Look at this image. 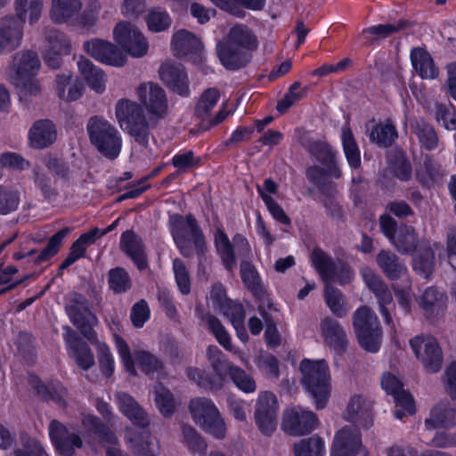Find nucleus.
Wrapping results in <instances>:
<instances>
[{
  "instance_id": "nucleus-21",
  "label": "nucleus",
  "mask_w": 456,
  "mask_h": 456,
  "mask_svg": "<svg viewBox=\"0 0 456 456\" xmlns=\"http://www.w3.org/2000/svg\"><path fill=\"white\" fill-rule=\"evenodd\" d=\"M69 228H62L49 239L46 247L41 251L33 248L27 252H16L13 254V258L15 260L31 258L36 264L45 262L58 253L62 245L63 240L69 234Z\"/></svg>"
},
{
  "instance_id": "nucleus-2",
  "label": "nucleus",
  "mask_w": 456,
  "mask_h": 456,
  "mask_svg": "<svg viewBox=\"0 0 456 456\" xmlns=\"http://www.w3.org/2000/svg\"><path fill=\"white\" fill-rule=\"evenodd\" d=\"M301 382L314 397L316 409H323L330 395V374L325 360L304 359L299 365Z\"/></svg>"
},
{
  "instance_id": "nucleus-5",
  "label": "nucleus",
  "mask_w": 456,
  "mask_h": 456,
  "mask_svg": "<svg viewBox=\"0 0 456 456\" xmlns=\"http://www.w3.org/2000/svg\"><path fill=\"white\" fill-rule=\"evenodd\" d=\"M65 312L72 324L88 341L95 340L94 326L97 325L98 319L86 296L77 292L70 293L65 305Z\"/></svg>"
},
{
  "instance_id": "nucleus-26",
  "label": "nucleus",
  "mask_w": 456,
  "mask_h": 456,
  "mask_svg": "<svg viewBox=\"0 0 456 456\" xmlns=\"http://www.w3.org/2000/svg\"><path fill=\"white\" fill-rule=\"evenodd\" d=\"M418 304L427 319H437L446 309V297L436 289L430 287L419 297Z\"/></svg>"
},
{
  "instance_id": "nucleus-19",
  "label": "nucleus",
  "mask_w": 456,
  "mask_h": 456,
  "mask_svg": "<svg viewBox=\"0 0 456 456\" xmlns=\"http://www.w3.org/2000/svg\"><path fill=\"white\" fill-rule=\"evenodd\" d=\"M216 53L222 65L229 70H237L245 67L252 58L247 50L234 46L223 39L216 45Z\"/></svg>"
},
{
  "instance_id": "nucleus-20",
  "label": "nucleus",
  "mask_w": 456,
  "mask_h": 456,
  "mask_svg": "<svg viewBox=\"0 0 456 456\" xmlns=\"http://www.w3.org/2000/svg\"><path fill=\"white\" fill-rule=\"evenodd\" d=\"M119 247L140 271L148 267V257L143 241L133 230H127L122 233Z\"/></svg>"
},
{
  "instance_id": "nucleus-41",
  "label": "nucleus",
  "mask_w": 456,
  "mask_h": 456,
  "mask_svg": "<svg viewBox=\"0 0 456 456\" xmlns=\"http://www.w3.org/2000/svg\"><path fill=\"white\" fill-rule=\"evenodd\" d=\"M20 29L15 26V20H0V54L17 49L20 44Z\"/></svg>"
},
{
  "instance_id": "nucleus-1",
  "label": "nucleus",
  "mask_w": 456,
  "mask_h": 456,
  "mask_svg": "<svg viewBox=\"0 0 456 456\" xmlns=\"http://www.w3.org/2000/svg\"><path fill=\"white\" fill-rule=\"evenodd\" d=\"M115 114L119 126L141 146L147 147L151 128L156 122L147 119L143 109L135 102L128 99L119 100L115 108Z\"/></svg>"
},
{
  "instance_id": "nucleus-32",
  "label": "nucleus",
  "mask_w": 456,
  "mask_h": 456,
  "mask_svg": "<svg viewBox=\"0 0 456 456\" xmlns=\"http://www.w3.org/2000/svg\"><path fill=\"white\" fill-rule=\"evenodd\" d=\"M361 275L366 286L377 297L379 304H392V293L385 281L379 275L369 267L362 268Z\"/></svg>"
},
{
  "instance_id": "nucleus-29",
  "label": "nucleus",
  "mask_w": 456,
  "mask_h": 456,
  "mask_svg": "<svg viewBox=\"0 0 456 456\" xmlns=\"http://www.w3.org/2000/svg\"><path fill=\"white\" fill-rule=\"evenodd\" d=\"M29 144L35 149H44L56 140V129L48 119L37 120L29 130Z\"/></svg>"
},
{
  "instance_id": "nucleus-14",
  "label": "nucleus",
  "mask_w": 456,
  "mask_h": 456,
  "mask_svg": "<svg viewBox=\"0 0 456 456\" xmlns=\"http://www.w3.org/2000/svg\"><path fill=\"white\" fill-rule=\"evenodd\" d=\"M361 445L359 428L346 426L336 433L330 456H355Z\"/></svg>"
},
{
  "instance_id": "nucleus-63",
  "label": "nucleus",
  "mask_w": 456,
  "mask_h": 456,
  "mask_svg": "<svg viewBox=\"0 0 456 456\" xmlns=\"http://www.w3.org/2000/svg\"><path fill=\"white\" fill-rule=\"evenodd\" d=\"M90 342L97 347L101 371L105 377L110 378L114 372V360L109 347L98 340L96 334L95 340Z\"/></svg>"
},
{
  "instance_id": "nucleus-35",
  "label": "nucleus",
  "mask_w": 456,
  "mask_h": 456,
  "mask_svg": "<svg viewBox=\"0 0 456 456\" xmlns=\"http://www.w3.org/2000/svg\"><path fill=\"white\" fill-rule=\"evenodd\" d=\"M31 387L44 401H53L60 405L66 404L67 390L59 383H44L37 377L31 378Z\"/></svg>"
},
{
  "instance_id": "nucleus-36",
  "label": "nucleus",
  "mask_w": 456,
  "mask_h": 456,
  "mask_svg": "<svg viewBox=\"0 0 456 456\" xmlns=\"http://www.w3.org/2000/svg\"><path fill=\"white\" fill-rule=\"evenodd\" d=\"M196 313L201 321L208 323L209 330L225 350L233 352L234 354L240 353L239 350L233 348L230 336L218 318L210 314H205L201 305L196 306Z\"/></svg>"
},
{
  "instance_id": "nucleus-43",
  "label": "nucleus",
  "mask_w": 456,
  "mask_h": 456,
  "mask_svg": "<svg viewBox=\"0 0 456 456\" xmlns=\"http://www.w3.org/2000/svg\"><path fill=\"white\" fill-rule=\"evenodd\" d=\"M80 0H53L51 19L55 23H63L74 17L81 10Z\"/></svg>"
},
{
  "instance_id": "nucleus-9",
  "label": "nucleus",
  "mask_w": 456,
  "mask_h": 456,
  "mask_svg": "<svg viewBox=\"0 0 456 456\" xmlns=\"http://www.w3.org/2000/svg\"><path fill=\"white\" fill-rule=\"evenodd\" d=\"M116 42L133 57L147 53L148 42L137 27L127 21H121L114 28Z\"/></svg>"
},
{
  "instance_id": "nucleus-25",
  "label": "nucleus",
  "mask_w": 456,
  "mask_h": 456,
  "mask_svg": "<svg viewBox=\"0 0 456 456\" xmlns=\"http://www.w3.org/2000/svg\"><path fill=\"white\" fill-rule=\"evenodd\" d=\"M382 388L394 398L395 407L404 408L410 414L415 412L414 401L411 395L403 388L402 382L390 373L384 374L381 379Z\"/></svg>"
},
{
  "instance_id": "nucleus-60",
  "label": "nucleus",
  "mask_w": 456,
  "mask_h": 456,
  "mask_svg": "<svg viewBox=\"0 0 456 456\" xmlns=\"http://www.w3.org/2000/svg\"><path fill=\"white\" fill-rule=\"evenodd\" d=\"M45 38L49 45L48 48L61 53H70V41L62 32L53 28H45Z\"/></svg>"
},
{
  "instance_id": "nucleus-18",
  "label": "nucleus",
  "mask_w": 456,
  "mask_h": 456,
  "mask_svg": "<svg viewBox=\"0 0 456 456\" xmlns=\"http://www.w3.org/2000/svg\"><path fill=\"white\" fill-rule=\"evenodd\" d=\"M305 176L322 193L326 196H334L337 192L336 183L329 177L338 179L341 176V171L337 165H332L330 167H325V168L311 166L305 170Z\"/></svg>"
},
{
  "instance_id": "nucleus-39",
  "label": "nucleus",
  "mask_w": 456,
  "mask_h": 456,
  "mask_svg": "<svg viewBox=\"0 0 456 456\" xmlns=\"http://www.w3.org/2000/svg\"><path fill=\"white\" fill-rule=\"evenodd\" d=\"M78 69L88 84V86L97 93H102L105 89V74L103 71L93 64L91 61L81 57L77 61Z\"/></svg>"
},
{
  "instance_id": "nucleus-10",
  "label": "nucleus",
  "mask_w": 456,
  "mask_h": 456,
  "mask_svg": "<svg viewBox=\"0 0 456 456\" xmlns=\"http://www.w3.org/2000/svg\"><path fill=\"white\" fill-rule=\"evenodd\" d=\"M410 346L428 372L436 373L441 370L443 354L434 338L416 336L410 340Z\"/></svg>"
},
{
  "instance_id": "nucleus-30",
  "label": "nucleus",
  "mask_w": 456,
  "mask_h": 456,
  "mask_svg": "<svg viewBox=\"0 0 456 456\" xmlns=\"http://www.w3.org/2000/svg\"><path fill=\"white\" fill-rule=\"evenodd\" d=\"M390 243L400 254L413 255L419 247V239L413 226L402 224Z\"/></svg>"
},
{
  "instance_id": "nucleus-54",
  "label": "nucleus",
  "mask_w": 456,
  "mask_h": 456,
  "mask_svg": "<svg viewBox=\"0 0 456 456\" xmlns=\"http://www.w3.org/2000/svg\"><path fill=\"white\" fill-rule=\"evenodd\" d=\"M308 151L323 166L330 167L332 165H337L336 152L328 143L321 141L312 142L308 146Z\"/></svg>"
},
{
  "instance_id": "nucleus-58",
  "label": "nucleus",
  "mask_w": 456,
  "mask_h": 456,
  "mask_svg": "<svg viewBox=\"0 0 456 456\" xmlns=\"http://www.w3.org/2000/svg\"><path fill=\"white\" fill-rule=\"evenodd\" d=\"M324 297L327 305L336 316L341 318L346 315L347 311L344 307V297L338 289L326 283Z\"/></svg>"
},
{
  "instance_id": "nucleus-44",
  "label": "nucleus",
  "mask_w": 456,
  "mask_h": 456,
  "mask_svg": "<svg viewBox=\"0 0 456 456\" xmlns=\"http://www.w3.org/2000/svg\"><path fill=\"white\" fill-rule=\"evenodd\" d=\"M442 176L440 166L429 155H426L422 166L416 172L419 183L429 189L441 180Z\"/></svg>"
},
{
  "instance_id": "nucleus-28",
  "label": "nucleus",
  "mask_w": 456,
  "mask_h": 456,
  "mask_svg": "<svg viewBox=\"0 0 456 456\" xmlns=\"http://www.w3.org/2000/svg\"><path fill=\"white\" fill-rule=\"evenodd\" d=\"M376 261L383 273L391 281L401 279L408 272L404 261L391 250L381 249L377 255Z\"/></svg>"
},
{
  "instance_id": "nucleus-46",
  "label": "nucleus",
  "mask_w": 456,
  "mask_h": 456,
  "mask_svg": "<svg viewBox=\"0 0 456 456\" xmlns=\"http://www.w3.org/2000/svg\"><path fill=\"white\" fill-rule=\"evenodd\" d=\"M172 45L175 54L183 56L199 51L201 43L192 33L181 29L174 34Z\"/></svg>"
},
{
  "instance_id": "nucleus-12",
  "label": "nucleus",
  "mask_w": 456,
  "mask_h": 456,
  "mask_svg": "<svg viewBox=\"0 0 456 456\" xmlns=\"http://www.w3.org/2000/svg\"><path fill=\"white\" fill-rule=\"evenodd\" d=\"M139 100L157 119L167 113V99L164 89L158 84H142L137 89Z\"/></svg>"
},
{
  "instance_id": "nucleus-17",
  "label": "nucleus",
  "mask_w": 456,
  "mask_h": 456,
  "mask_svg": "<svg viewBox=\"0 0 456 456\" xmlns=\"http://www.w3.org/2000/svg\"><path fill=\"white\" fill-rule=\"evenodd\" d=\"M344 419L364 428L372 426V402L362 395L351 397L344 412Z\"/></svg>"
},
{
  "instance_id": "nucleus-31",
  "label": "nucleus",
  "mask_w": 456,
  "mask_h": 456,
  "mask_svg": "<svg viewBox=\"0 0 456 456\" xmlns=\"http://www.w3.org/2000/svg\"><path fill=\"white\" fill-rule=\"evenodd\" d=\"M40 67L41 62L36 52L32 50L19 52L13 56L12 68L15 74L12 77L36 76Z\"/></svg>"
},
{
  "instance_id": "nucleus-4",
  "label": "nucleus",
  "mask_w": 456,
  "mask_h": 456,
  "mask_svg": "<svg viewBox=\"0 0 456 456\" xmlns=\"http://www.w3.org/2000/svg\"><path fill=\"white\" fill-rule=\"evenodd\" d=\"M353 326L360 346L366 351H379L382 340V329L373 310L362 305L353 314Z\"/></svg>"
},
{
  "instance_id": "nucleus-24",
  "label": "nucleus",
  "mask_w": 456,
  "mask_h": 456,
  "mask_svg": "<svg viewBox=\"0 0 456 456\" xmlns=\"http://www.w3.org/2000/svg\"><path fill=\"white\" fill-rule=\"evenodd\" d=\"M67 330L71 332L70 335L65 336L69 356L82 370H89L94 365V356L91 348L69 327H67Z\"/></svg>"
},
{
  "instance_id": "nucleus-49",
  "label": "nucleus",
  "mask_w": 456,
  "mask_h": 456,
  "mask_svg": "<svg viewBox=\"0 0 456 456\" xmlns=\"http://www.w3.org/2000/svg\"><path fill=\"white\" fill-rule=\"evenodd\" d=\"M83 424L101 443H118L115 434L99 418L92 415L86 416L83 420Z\"/></svg>"
},
{
  "instance_id": "nucleus-55",
  "label": "nucleus",
  "mask_w": 456,
  "mask_h": 456,
  "mask_svg": "<svg viewBox=\"0 0 456 456\" xmlns=\"http://www.w3.org/2000/svg\"><path fill=\"white\" fill-rule=\"evenodd\" d=\"M108 283L110 289L117 294L126 292L132 286L128 273L122 267H116L109 271Z\"/></svg>"
},
{
  "instance_id": "nucleus-23",
  "label": "nucleus",
  "mask_w": 456,
  "mask_h": 456,
  "mask_svg": "<svg viewBox=\"0 0 456 456\" xmlns=\"http://www.w3.org/2000/svg\"><path fill=\"white\" fill-rule=\"evenodd\" d=\"M16 15L5 16L3 19L5 21L15 20V26L20 29V38L23 37V26L26 21L27 15H29V23H36L42 13L43 0H15Z\"/></svg>"
},
{
  "instance_id": "nucleus-37",
  "label": "nucleus",
  "mask_w": 456,
  "mask_h": 456,
  "mask_svg": "<svg viewBox=\"0 0 456 456\" xmlns=\"http://www.w3.org/2000/svg\"><path fill=\"white\" fill-rule=\"evenodd\" d=\"M310 258L323 282L329 283L335 279L338 265L330 255L322 248H315Z\"/></svg>"
},
{
  "instance_id": "nucleus-51",
  "label": "nucleus",
  "mask_w": 456,
  "mask_h": 456,
  "mask_svg": "<svg viewBox=\"0 0 456 456\" xmlns=\"http://www.w3.org/2000/svg\"><path fill=\"white\" fill-rule=\"evenodd\" d=\"M20 194L17 189L8 185H0V215L6 216L18 209Z\"/></svg>"
},
{
  "instance_id": "nucleus-13",
  "label": "nucleus",
  "mask_w": 456,
  "mask_h": 456,
  "mask_svg": "<svg viewBox=\"0 0 456 456\" xmlns=\"http://www.w3.org/2000/svg\"><path fill=\"white\" fill-rule=\"evenodd\" d=\"M85 51L94 59L116 67H121L126 62V57L113 44L94 38L84 43Z\"/></svg>"
},
{
  "instance_id": "nucleus-40",
  "label": "nucleus",
  "mask_w": 456,
  "mask_h": 456,
  "mask_svg": "<svg viewBox=\"0 0 456 456\" xmlns=\"http://www.w3.org/2000/svg\"><path fill=\"white\" fill-rule=\"evenodd\" d=\"M240 273L244 285L258 300H262L266 296V291L261 282L260 276L255 266L248 261L240 263Z\"/></svg>"
},
{
  "instance_id": "nucleus-34",
  "label": "nucleus",
  "mask_w": 456,
  "mask_h": 456,
  "mask_svg": "<svg viewBox=\"0 0 456 456\" xmlns=\"http://www.w3.org/2000/svg\"><path fill=\"white\" fill-rule=\"evenodd\" d=\"M409 26L406 20H399L396 23L379 24L362 29L360 37L363 38L364 45L369 46L376 42L385 39L393 34L399 32Z\"/></svg>"
},
{
  "instance_id": "nucleus-57",
  "label": "nucleus",
  "mask_w": 456,
  "mask_h": 456,
  "mask_svg": "<svg viewBox=\"0 0 456 456\" xmlns=\"http://www.w3.org/2000/svg\"><path fill=\"white\" fill-rule=\"evenodd\" d=\"M370 140L379 146H390L397 137L395 126L391 123L379 124L375 126L370 133Z\"/></svg>"
},
{
  "instance_id": "nucleus-6",
  "label": "nucleus",
  "mask_w": 456,
  "mask_h": 456,
  "mask_svg": "<svg viewBox=\"0 0 456 456\" xmlns=\"http://www.w3.org/2000/svg\"><path fill=\"white\" fill-rule=\"evenodd\" d=\"M189 410L195 423L204 431L217 439L224 437L225 423L212 400L207 397L191 399Z\"/></svg>"
},
{
  "instance_id": "nucleus-47",
  "label": "nucleus",
  "mask_w": 456,
  "mask_h": 456,
  "mask_svg": "<svg viewBox=\"0 0 456 456\" xmlns=\"http://www.w3.org/2000/svg\"><path fill=\"white\" fill-rule=\"evenodd\" d=\"M207 359L215 373L224 377L232 372L235 366L228 361L225 354L215 345L208 346L206 351Z\"/></svg>"
},
{
  "instance_id": "nucleus-42",
  "label": "nucleus",
  "mask_w": 456,
  "mask_h": 456,
  "mask_svg": "<svg viewBox=\"0 0 456 456\" xmlns=\"http://www.w3.org/2000/svg\"><path fill=\"white\" fill-rule=\"evenodd\" d=\"M224 39L230 42L234 46L247 50L248 53L257 48V39L256 36L244 25H237L232 28Z\"/></svg>"
},
{
  "instance_id": "nucleus-22",
  "label": "nucleus",
  "mask_w": 456,
  "mask_h": 456,
  "mask_svg": "<svg viewBox=\"0 0 456 456\" xmlns=\"http://www.w3.org/2000/svg\"><path fill=\"white\" fill-rule=\"evenodd\" d=\"M320 330L324 343L336 352L344 353L348 345L346 333L340 323L331 318L321 320Z\"/></svg>"
},
{
  "instance_id": "nucleus-61",
  "label": "nucleus",
  "mask_w": 456,
  "mask_h": 456,
  "mask_svg": "<svg viewBox=\"0 0 456 456\" xmlns=\"http://www.w3.org/2000/svg\"><path fill=\"white\" fill-rule=\"evenodd\" d=\"M155 402L164 417H170L175 411V400L172 393L161 385L155 387Z\"/></svg>"
},
{
  "instance_id": "nucleus-33",
  "label": "nucleus",
  "mask_w": 456,
  "mask_h": 456,
  "mask_svg": "<svg viewBox=\"0 0 456 456\" xmlns=\"http://www.w3.org/2000/svg\"><path fill=\"white\" fill-rule=\"evenodd\" d=\"M411 61L414 70L422 79H434L439 74L430 53L422 47L412 48Z\"/></svg>"
},
{
  "instance_id": "nucleus-56",
  "label": "nucleus",
  "mask_w": 456,
  "mask_h": 456,
  "mask_svg": "<svg viewBox=\"0 0 456 456\" xmlns=\"http://www.w3.org/2000/svg\"><path fill=\"white\" fill-rule=\"evenodd\" d=\"M181 431L183 443L191 452L199 454L205 453L207 444L193 427L188 424H183L181 426Z\"/></svg>"
},
{
  "instance_id": "nucleus-27",
  "label": "nucleus",
  "mask_w": 456,
  "mask_h": 456,
  "mask_svg": "<svg viewBox=\"0 0 456 456\" xmlns=\"http://www.w3.org/2000/svg\"><path fill=\"white\" fill-rule=\"evenodd\" d=\"M456 425V407L448 401H441L430 411L425 420L427 429L452 428Z\"/></svg>"
},
{
  "instance_id": "nucleus-11",
  "label": "nucleus",
  "mask_w": 456,
  "mask_h": 456,
  "mask_svg": "<svg viewBox=\"0 0 456 456\" xmlns=\"http://www.w3.org/2000/svg\"><path fill=\"white\" fill-rule=\"evenodd\" d=\"M318 424L316 415L300 406L285 411L283 428L291 436H303L313 431Z\"/></svg>"
},
{
  "instance_id": "nucleus-3",
  "label": "nucleus",
  "mask_w": 456,
  "mask_h": 456,
  "mask_svg": "<svg viewBox=\"0 0 456 456\" xmlns=\"http://www.w3.org/2000/svg\"><path fill=\"white\" fill-rule=\"evenodd\" d=\"M86 130L90 142L102 155L109 159L118 157L122 138L115 126L102 117L94 116L89 118Z\"/></svg>"
},
{
  "instance_id": "nucleus-59",
  "label": "nucleus",
  "mask_w": 456,
  "mask_h": 456,
  "mask_svg": "<svg viewBox=\"0 0 456 456\" xmlns=\"http://www.w3.org/2000/svg\"><path fill=\"white\" fill-rule=\"evenodd\" d=\"M135 359L141 370L149 376L159 375L163 370V362L147 351H137Z\"/></svg>"
},
{
  "instance_id": "nucleus-52",
  "label": "nucleus",
  "mask_w": 456,
  "mask_h": 456,
  "mask_svg": "<svg viewBox=\"0 0 456 456\" xmlns=\"http://www.w3.org/2000/svg\"><path fill=\"white\" fill-rule=\"evenodd\" d=\"M215 243L224 265L231 270L235 265L234 249L232 243L221 229H218L215 234Z\"/></svg>"
},
{
  "instance_id": "nucleus-7",
  "label": "nucleus",
  "mask_w": 456,
  "mask_h": 456,
  "mask_svg": "<svg viewBox=\"0 0 456 456\" xmlns=\"http://www.w3.org/2000/svg\"><path fill=\"white\" fill-rule=\"evenodd\" d=\"M279 403L274 394L260 392L255 403L254 419L260 432L271 436L277 428Z\"/></svg>"
},
{
  "instance_id": "nucleus-8",
  "label": "nucleus",
  "mask_w": 456,
  "mask_h": 456,
  "mask_svg": "<svg viewBox=\"0 0 456 456\" xmlns=\"http://www.w3.org/2000/svg\"><path fill=\"white\" fill-rule=\"evenodd\" d=\"M169 225L174 240H177V236H182L183 240H192V243L198 255H203L206 251V241L203 232L198 224L196 218L189 214L185 217L174 214L169 216Z\"/></svg>"
},
{
  "instance_id": "nucleus-48",
  "label": "nucleus",
  "mask_w": 456,
  "mask_h": 456,
  "mask_svg": "<svg viewBox=\"0 0 456 456\" xmlns=\"http://www.w3.org/2000/svg\"><path fill=\"white\" fill-rule=\"evenodd\" d=\"M342 144L344 153L349 166L353 168H358L361 166L360 151L354 139L353 132L348 126L342 127Z\"/></svg>"
},
{
  "instance_id": "nucleus-50",
  "label": "nucleus",
  "mask_w": 456,
  "mask_h": 456,
  "mask_svg": "<svg viewBox=\"0 0 456 456\" xmlns=\"http://www.w3.org/2000/svg\"><path fill=\"white\" fill-rule=\"evenodd\" d=\"M325 444L318 436L304 438L294 444L295 456H324Z\"/></svg>"
},
{
  "instance_id": "nucleus-53",
  "label": "nucleus",
  "mask_w": 456,
  "mask_h": 456,
  "mask_svg": "<svg viewBox=\"0 0 456 456\" xmlns=\"http://www.w3.org/2000/svg\"><path fill=\"white\" fill-rule=\"evenodd\" d=\"M435 253L431 248L428 247L419 251L412 260L413 270L423 276L428 278L433 271L435 265Z\"/></svg>"
},
{
  "instance_id": "nucleus-38",
  "label": "nucleus",
  "mask_w": 456,
  "mask_h": 456,
  "mask_svg": "<svg viewBox=\"0 0 456 456\" xmlns=\"http://www.w3.org/2000/svg\"><path fill=\"white\" fill-rule=\"evenodd\" d=\"M185 372L190 380L206 391H218L224 387V378L216 373L210 374L196 367H188Z\"/></svg>"
},
{
  "instance_id": "nucleus-15",
  "label": "nucleus",
  "mask_w": 456,
  "mask_h": 456,
  "mask_svg": "<svg viewBox=\"0 0 456 456\" xmlns=\"http://www.w3.org/2000/svg\"><path fill=\"white\" fill-rule=\"evenodd\" d=\"M49 435L57 450L63 456H72L76 448L83 446L80 436L69 432L64 425L56 419L50 423Z\"/></svg>"
},
{
  "instance_id": "nucleus-45",
  "label": "nucleus",
  "mask_w": 456,
  "mask_h": 456,
  "mask_svg": "<svg viewBox=\"0 0 456 456\" xmlns=\"http://www.w3.org/2000/svg\"><path fill=\"white\" fill-rule=\"evenodd\" d=\"M411 130L417 135L419 143L428 151L434 150L438 144V135L432 125L423 118L411 123Z\"/></svg>"
},
{
  "instance_id": "nucleus-16",
  "label": "nucleus",
  "mask_w": 456,
  "mask_h": 456,
  "mask_svg": "<svg viewBox=\"0 0 456 456\" xmlns=\"http://www.w3.org/2000/svg\"><path fill=\"white\" fill-rule=\"evenodd\" d=\"M159 73L163 83L173 92L183 96L189 95V79L182 64L165 62L160 66Z\"/></svg>"
},
{
  "instance_id": "nucleus-64",
  "label": "nucleus",
  "mask_w": 456,
  "mask_h": 456,
  "mask_svg": "<svg viewBox=\"0 0 456 456\" xmlns=\"http://www.w3.org/2000/svg\"><path fill=\"white\" fill-rule=\"evenodd\" d=\"M219 98L218 91L215 88L206 90L196 105L195 112L202 120L206 119Z\"/></svg>"
},
{
  "instance_id": "nucleus-62",
  "label": "nucleus",
  "mask_w": 456,
  "mask_h": 456,
  "mask_svg": "<svg viewBox=\"0 0 456 456\" xmlns=\"http://www.w3.org/2000/svg\"><path fill=\"white\" fill-rule=\"evenodd\" d=\"M146 22L151 31L161 32L167 30L171 26L172 20L166 11L160 8H154L147 15Z\"/></svg>"
}]
</instances>
